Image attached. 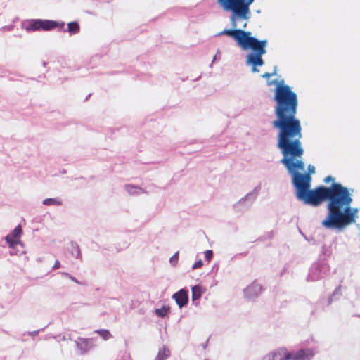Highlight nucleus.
<instances>
[{
	"label": "nucleus",
	"mask_w": 360,
	"mask_h": 360,
	"mask_svg": "<svg viewBox=\"0 0 360 360\" xmlns=\"http://www.w3.org/2000/svg\"><path fill=\"white\" fill-rule=\"evenodd\" d=\"M267 84L276 85L274 98L276 119L272 122V125L278 130L277 146L283 154L281 162L292 176L296 198L304 204L313 206H319L328 200V213L321 223L327 229L341 228L354 222L355 215L350 207L352 198L346 187L333 183L330 187L319 186L310 190V174L298 172L304 169V164L301 160L304 154L301 141L302 128L296 117L297 96L283 80L268 81Z\"/></svg>",
	"instance_id": "f257e3e1"
},
{
	"label": "nucleus",
	"mask_w": 360,
	"mask_h": 360,
	"mask_svg": "<svg viewBox=\"0 0 360 360\" xmlns=\"http://www.w3.org/2000/svg\"><path fill=\"white\" fill-rule=\"evenodd\" d=\"M216 1L224 11L231 13L230 21L232 27L234 28L233 30H224L220 34H226L233 38L243 50L250 49L251 52L246 57L247 63L252 66V72H259L257 67L262 66L264 64L262 57L266 53L267 40H258L255 37H252L250 32H245L241 29H236L239 21L243 22L242 27L243 28L246 27L247 22L245 20H248L251 15L250 6L254 2V0L248 4L247 11H244L245 12L243 13H238L234 9L226 10L219 4L218 0Z\"/></svg>",
	"instance_id": "f03ea898"
},
{
	"label": "nucleus",
	"mask_w": 360,
	"mask_h": 360,
	"mask_svg": "<svg viewBox=\"0 0 360 360\" xmlns=\"http://www.w3.org/2000/svg\"><path fill=\"white\" fill-rule=\"evenodd\" d=\"M64 25L65 23L63 22H60L51 20L34 19L27 21L25 29L27 31L32 32L40 30L48 31L56 28L61 30L63 28Z\"/></svg>",
	"instance_id": "7ed1b4c3"
},
{
	"label": "nucleus",
	"mask_w": 360,
	"mask_h": 360,
	"mask_svg": "<svg viewBox=\"0 0 360 360\" xmlns=\"http://www.w3.org/2000/svg\"><path fill=\"white\" fill-rule=\"evenodd\" d=\"M252 0H218L219 4L226 10L234 9L238 13L247 11L248 5Z\"/></svg>",
	"instance_id": "20e7f679"
},
{
	"label": "nucleus",
	"mask_w": 360,
	"mask_h": 360,
	"mask_svg": "<svg viewBox=\"0 0 360 360\" xmlns=\"http://www.w3.org/2000/svg\"><path fill=\"white\" fill-rule=\"evenodd\" d=\"M22 230L21 226H18L13 230L11 234L7 235L5 238L9 248L11 249L10 251L11 255H17L15 249L18 245H21L20 238L22 235Z\"/></svg>",
	"instance_id": "39448f33"
},
{
	"label": "nucleus",
	"mask_w": 360,
	"mask_h": 360,
	"mask_svg": "<svg viewBox=\"0 0 360 360\" xmlns=\"http://www.w3.org/2000/svg\"><path fill=\"white\" fill-rule=\"evenodd\" d=\"M263 360H290V352L285 347H281L266 355Z\"/></svg>",
	"instance_id": "423d86ee"
},
{
	"label": "nucleus",
	"mask_w": 360,
	"mask_h": 360,
	"mask_svg": "<svg viewBox=\"0 0 360 360\" xmlns=\"http://www.w3.org/2000/svg\"><path fill=\"white\" fill-rule=\"evenodd\" d=\"M314 355L312 349H300L297 352H290V360H311Z\"/></svg>",
	"instance_id": "0eeeda50"
},
{
	"label": "nucleus",
	"mask_w": 360,
	"mask_h": 360,
	"mask_svg": "<svg viewBox=\"0 0 360 360\" xmlns=\"http://www.w3.org/2000/svg\"><path fill=\"white\" fill-rule=\"evenodd\" d=\"M172 297L179 307H182L188 303V292L184 289H181L177 292L174 293Z\"/></svg>",
	"instance_id": "6e6552de"
},
{
	"label": "nucleus",
	"mask_w": 360,
	"mask_h": 360,
	"mask_svg": "<svg viewBox=\"0 0 360 360\" xmlns=\"http://www.w3.org/2000/svg\"><path fill=\"white\" fill-rule=\"evenodd\" d=\"M170 356V350L165 346L159 349L155 360H166Z\"/></svg>",
	"instance_id": "1a4fd4ad"
},
{
	"label": "nucleus",
	"mask_w": 360,
	"mask_h": 360,
	"mask_svg": "<svg viewBox=\"0 0 360 360\" xmlns=\"http://www.w3.org/2000/svg\"><path fill=\"white\" fill-rule=\"evenodd\" d=\"M202 288L199 285H195L192 288V299L193 300L199 299L202 295Z\"/></svg>",
	"instance_id": "9d476101"
},
{
	"label": "nucleus",
	"mask_w": 360,
	"mask_h": 360,
	"mask_svg": "<svg viewBox=\"0 0 360 360\" xmlns=\"http://www.w3.org/2000/svg\"><path fill=\"white\" fill-rule=\"evenodd\" d=\"M68 30L71 34H77L80 30V27L77 22H70L68 24Z\"/></svg>",
	"instance_id": "9b49d317"
},
{
	"label": "nucleus",
	"mask_w": 360,
	"mask_h": 360,
	"mask_svg": "<svg viewBox=\"0 0 360 360\" xmlns=\"http://www.w3.org/2000/svg\"><path fill=\"white\" fill-rule=\"evenodd\" d=\"M170 310V307L169 306H163L160 309H156L155 310V314L159 317H165L167 315Z\"/></svg>",
	"instance_id": "f8f14e48"
},
{
	"label": "nucleus",
	"mask_w": 360,
	"mask_h": 360,
	"mask_svg": "<svg viewBox=\"0 0 360 360\" xmlns=\"http://www.w3.org/2000/svg\"><path fill=\"white\" fill-rule=\"evenodd\" d=\"M43 204L45 205H61L62 201L57 198H46L44 200Z\"/></svg>",
	"instance_id": "ddd939ff"
},
{
	"label": "nucleus",
	"mask_w": 360,
	"mask_h": 360,
	"mask_svg": "<svg viewBox=\"0 0 360 360\" xmlns=\"http://www.w3.org/2000/svg\"><path fill=\"white\" fill-rule=\"evenodd\" d=\"M96 333H98L105 340H109L112 338V335L109 330L105 329L97 330H96Z\"/></svg>",
	"instance_id": "4468645a"
},
{
	"label": "nucleus",
	"mask_w": 360,
	"mask_h": 360,
	"mask_svg": "<svg viewBox=\"0 0 360 360\" xmlns=\"http://www.w3.org/2000/svg\"><path fill=\"white\" fill-rule=\"evenodd\" d=\"M179 259V252H176L169 259L172 264L176 265Z\"/></svg>",
	"instance_id": "2eb2a0df"
},
{
	"label": "nucleus",
	"mask_w": 360,
	"mask_h": 360,
	"mask_svg": "<svg viewBox=\"0 0 360 360\" xmlns=\"http://www.w3.org/2000/svg\"><path fill=\"white\" fill-rule=\"evenodd\" d=\"M213 256V252L212 250H207L205 252V257L207 260L210 261Z\"/></svg>",
	"instance_id": "dca6fc26"
},
{
	"label": "nucleus",
	"mask_w": 360,
	"mask_h": 360,
	"mask_svg": "<svg viewBox=\"0 0 360 360\" xmlns=\"http://www.w3.org/2000/svg\"><path fill=\"white\" fill-rule=\"evenodd\" d=\"M202 264H203V263H202V260H198L194 263V264L193 265V269H195L201 268L202 266Z\"/></svg>",
	"instance_id": "f3484780"
},
{
	"label": "nucleus",
	"mask_w": 360,
	"mask_h": 360,
	"mask_svg": "<svg viewBox=\"0 0 360 360\" xmlns=\"http://www.w3.org/2000/svg\"><path fill=\"white\" fill-rule=\"evenodd\" d=\"M276 75V70L274 71V72L272 73H269V72H265L264 73L262 77L263 78H266V79H269L270 77L273 76V75Z\"/></svg>",
	"instance_id": "a211bd4d"
},
{
	"label": "nucleus",
	"mask_w": 360,
	"mask_h": 360,
	"mask_svg": "<svg viewBox=\"0 0 360 360\" xmlns=\"http://www.w3.org/2000/svg\"><path fill=\"white\" fill-rule=\"evenodd\" d=\"M333 181H334V178L332 177L331 176H328L323 179V181L326 184H328L329 182Z\"/></svg>",
	"instance_id": "6ab92c4d"
},
{
	"label": "nucleus",
	"mask_w": 360,
	"mask_h": 360,
	"mask_svg": "<svg viewBox=\"0 0 360 360\" xmlns=\"http://www.w3.org/2000/svg\"><path fill=\"white\" fill-rule=\"evenodd\" d=\"M60 263L58 260H56L54 263V265H53V269H58L60 268Z\"/></svg>",
	"instance_id": "aec40b11"
}]
</instances>
